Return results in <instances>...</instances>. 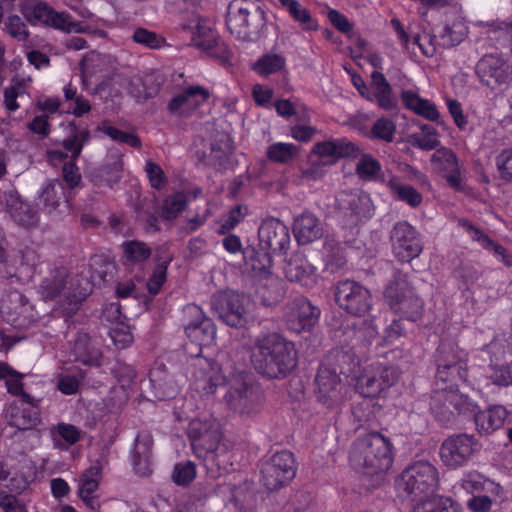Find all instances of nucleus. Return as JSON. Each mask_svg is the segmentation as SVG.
<instances>
[{
	"instance_id": "28",
	"label": "nucleus",
	"mask_w": 512,
	"mask_h": 512,
	"mask_svg": "<svg viewBox=\"0 0 512 512\" xmlns=\"http://www.w3.org/2000/svg\"><path fill=\"white\" fill-rule=\"evenodd\" d=\"M69 355L74 362L85 366H100L102 353L84 332H78L69 344Z\"/></svg>"
},
{
	"instance_id": "39",
	"label": "nucleus",
	"mask_w": 512,
	"mask_h": 512,
	"mask_svg": "<svg viewBox=\"0 0 512 512\" xmlns=\"http://www.w3.org/2000/svg\"><path fill=\"white\" fill-rule=\"evenodd\" d=\"M83 432L76 426L61 422L50 429V435L55 448L67 450L75 445L82 437Z\"/></svg>"
},
{
	"instance_id": "16",
	"label": "nucleus",
	"mask_w": 512,
	"mask_h": 512,
	"mask_svg": "<svg viewBox=\"0 0 512 512\" xmlns=\"http://www.w3.org/2000/svg\"><path fill=\"white\" fill-rule=\"evenodd\" d=\"M0 313L16 329L29 328L38 319L34 306L17 290L10 291L2 298Z\"/></svg>"
},
{
	"instance_id": "24",
	"label": "nucleus",
	"mask_w": 512,
	"mask_h": 512,
	"mask_svg": "<svg viewBox=\"0 0 512 512\" xmlns=\"http://www.w3.org/2000/svg\"><path fill=\"white\" fill-rule=\"evenodd\" d=\"M192 366L194 386L198 392L214 394L217 387L224 383L225 378L217 362L197 357Z\"/></svg>"
},
{
	"instance_id": "13",
	"label": "nucleus",
	"mask_w": 512,
	"mask_h": 512,
	"mask_svg": "<svg viewBox=\"0 0 512 512\" xmlns=\"http://www.w3.org/2000/svg\"><path fill=\"white\" fill-rule=\"evenodd\" d=\"M389 238L392 253L400 262H410L419 257L423 251L421 234L408 221L402 220L395 223Z\"/></svg>"
},
{
	"instance_id": "27",
	"label": "nucleus",
	"mask_w": 512,
	"mask_h": 512,
	"mask_svg": "<svg viewBox=\"0 0 512 512\" xmlns=\"http://www.w3.org/2000/svg\"><path fill=\"white\" fill-rule=\"evenodd\" d=\"M284 274L290 282L312 287L317 280V268L303 254H293L284 266Z\"/></svg>"
},
{
	"instance_id": "21",
	"label": "nucleus",
	"mask_w": 512,
	"mask_h": 512,
	"mask_svg": "<svg viewBox=\"0 0 512 512\" xmlns=\"http://www.w3.org/2000/svg\"><path fill=\"white\" fill-rule=\"evenodd\" d=\"M258 238L262 249L274 254L285 253L291 241L288 227L274 217L266 218L261 222Z\"/></svg>"
},
{
	"instance_id": "36",
	"label": "nucleus",
	"mask_w": 512,
	"mask_h": 512,
	"mask_svg": "<svg viewBox=\"0 0 512 512\" xmlns=\"http://www.w3.org/2000/svg\"><path fill=\"white\" fill-rule=\"evenodd\" d=\"M285 294L284 284L280 278L268 275L260 278L256 295L263 306H272L282 300Z\"/></svg>"
},
{
	"instance_id": "33",
	"label": "nucleus",
	"mask_w": 512,
	"mask_h": 512,
	"mask_svg": "<svg viewBox=\"0 0 512 512\" xmlns=\"http://www.w3.org/2000/svg\"><path fill=\"white\" fill-rule=\"evenodd\" d=\"M38 194L39 203L42 204L49 213L55 211L61 203L68 204L66 186L60 179L46 181Z\"/></svg>"
},
{
	"instance_id": "9",
	"label": "nucleus",
	"mask_w": 512,
	"mask_h": 512,
	"mask_svg": "<svg viewBox=\"0 0 512 512\" xmlns=\"http://www.w3.org/2000/svg\"><path fill=\"white\" fill-rule=\"evenodd\" d=\"M25 18L34 24H43L63 33H85L88 26L75 21L66 11H56L48 3L41 0H26L22 5Z\"/></svg>"
},
{
	"instance_id": "1",
	"label": "nucleus",
	"mask_w": 512,
	"mask_h": 512,
	"mask_svg": "<svg viewBox=\"0 0 512 512\" xmlns=\"http://www.w3.org/2000/svg\"><path fill=\"white\" fill-rule=\"evenodd\" d=\"M254 369L268 379H284L297 366V351L293 342L276 332L258 335L251 349Z\"/></svg>"
},
{
	"instance_id": "47",
	"label": "nucleus",
	"mask_w": 512,
	"mask_h": 512,
	"mask_svg": "<svg viewBox=\"0 0 512 512\" xmlns=\"http://www.w3.org/2000/svg\"><path fill=\"white\" fill-rule=\"evenodd\" d=\"M286 65L285 58L280 54H265L253 65V69L261 76H268L281 71Z\"/></svg>"
},
{
	"instance_id": "51",
	"label": "nucleus",
	"mask_w": 512,
	"mask_h": 512,
	"mask_svg": "<svg viewBox=\"0 0 512 512\" xmlns=\"http://www.w3.org/2000/svg\"><path fill=\"white\" fill-rule=\"evenodd\" d=\"M356 388L364 397L376 396L384 390L374 368L371 373H365L359 377Z\"/></svg>"
},
{
	"instance_id": "15",
	"label": "nucleus",
	"mask_w": 512,
	"mask_h": 512,
	"mask_svg": "<svg viewBox=\"0 0 512 512\" xmlns=\"http://www.w3.org/2000/svg\"><path fill=\"white\" fill-rule=\"evenodd\" d=\"M228 385L224 399L229 409L240 415L254 413L259 405L260 395L253 388L247 375L240 373L234 376Z\"/></svg>"
},
{
	"instance_id": "48",
	"label": "nucleus",
	"mask_w": 512,
	"mask_h": 512,
	"mask_svg": "<svg viewBox=\"0 0 512 512\" xmlns=\"http://www.w3.org/2000/svg\"><path fill=\"white\" fill-rule=\"evenodd\" d=\"M171 261L172 257L168 256L154 267L146 282V288L150 295L155 296L161 291L167 280V269Z\"/></svg>"
},
{
	"instance_id": "31",
	"label": "nucleus",
	"mask_w": 512,
	"mask_h": 512,
	"mask_svg": "<svg viewBox=\"0 0 512 512\" xmlns=\"http://www.w3.org/2000/svg\"><path fill=\"white\" fill-rule=\"evenodd\" d=\"M102 476V467L99 462L90 466L79 479V496L91 510L99 508L96 497L99 481Z\"/></svg>"
},
{
	"instance_id": "49",
	"label": "nucleus",
	"mask_w": 512,
	"mask_h": 512,
	"mask_svg": "<svg viewBox=\"0 0 512 512\" xmlns=\"http://www.w3.org/2000/svg\"><path fill=\"white\" fill-rule=\"evenodd\" d=\"M10 214L14 221L23 227H33L38 223L37 213L26 202H16L11 206Z\"/></svg>"
},
{
	"instance_id": "6",
	"label": "nucleus",
	"mask_w": 512,
	"mask_h": 512,
	"mask_svg": "<svg viewBox=\"0 0 512 512\" xmlns=\"http://www.w3.org/2000/svg\"><path fill=\"white\" fill-rule=\"evenodd\" d=\"M439 486V472L427 460H417L407 466L396 480V488L401 495L412 501L426 498Z\"/></svg>"
},
{
	"instance_id": "54",
	"label": "nucleus",
	"mask_w": 512,
	"mask_h": 512,
	"mask_svg": "<svg viewBox=\"0 0 512 512\" xmlns=\"http://www.w3.org/2000/svg\"><path fill=\"white\" fill-rule=\"evenodd\" d=\"M247 214V206L237 205L233 207L227 214L222 217L219 232L221 234H226L233 230L240 222L244 220Z\"/></svg>"
},
{
	"instance_id": "42",
	"label": "nucleus",
	"mask_w": 512,
	"mask_h": 512,
	"mask_svg": "<svg viewBox=\"0 0 512 512\" xmlns=\"http://www.w3.org/2000/svg\"><path fill=\"white\" fill-rule=\"evenodd\" d=\"M356 164V173L364 181L386 182L383 177L381 163L371 154H360Z\"/></svg>"
},
{
	"instance_id": "2",
	"label": "nucleus",
	"mask_w": 512,
	"mask_h": 512,
	"mask_svg": "<svg viewBox=\"0 0 512 512\" xmlns=\"http://www.w3.org/2000/svg\"><path fill=\"white\" fill-rule=\"evenodd\" d=\"M350 466L363 474L387 472L394 461V446L387 436L372 431L358 435L349 450Z\"/></svg>"
},
{
	"instance_id": "8",
	"label": "nucleus",
	"mask_w": 512,
	"mask_h": 512,
	"mask_svg": "<svg viewBox=\"0 0 512 512\" xmlns=\"http://www.w3.org/2000/svg\"><path fill=\"white\" fill-rule=\"evenodd\" d=\"M385 303L390 309L409 321H416L422 315L424 303L414 292L408 275L395 271L383 293Z\"/></svg>"
},
{
	"instance_id": "25",
	"label": "nucleus",
	"mask_w": 512,
	"mask_h": 512,
	"mask_svg": "<svg viewBox=\"0 0 512 512\" xmlns=\"http://www.w3.org/2000/svg\"><path fill=\"white\" fill-rule=\"evenodd\" d=\"M320 311L307 299L298 298L292 301L285 312L288 328L294 332L310 330L317 322Z\"/></svg>"
},
{
	"instance_id": "38",
	"label": "nucleus",
	"mask_w": 512,
	"mask_h": 512,
	"mask_svg": "<svg viewBox=\"0 0 512 512\" xmlns=\"http://www.w3.org/2000/svg\"><path fill=\"white\" fill-rule=\"evenodd\" d=\"M438 401H444L443 407L448 412H452L451 408H454L458 413L473 411V405L469 399L458 394L454 388H447V390L442 389V391L435 392L432 398L431 409H436Z\"/></svg>"
},
{
	"instance_id": "18",
	"label": "nucleus",
	"mask_w": 512,
	"mask_h": 512,
	"mask_svg": "<svg viewBox=\"0 0 512 512\" xmlns=\"http://www.w3.org/2000/svg\"><path fill=\"white\" fill-rule=\"evenodd\" d=\"M431 169L437 175L446 179L449 187L461 191L462 165L457 154L448 147L437 148L430 158Z\"/></svg>"
},
{
	"instance_id": "52",
	"label": "nucleus",
	"mask_w": 512,
	"mask_h": 512,
	"mask_svg": "<svg viewBox=\"0 0 512 512\" xmlns=\"http://www.w3.org/2000/svg\"><path fill=\"white\" fill-rule=\"evenodd\" d=\"M465 35V27L461 22L446 25L439 34L440 45L444 48L453 47L462 42Z\"/></svg>"
},
{
	"instance_id": "57",
	"label": "nucleus",
	"mask_w": 512,
	"mask_h": 512,
	"mask_svg": "<svg viewBox=\"0 0 512 512\" xmlns=\"http://www.w3.org/2000/svg\"><path fill=\"white\" fill-rule=\"evenodd\" d=\"M493 483L485 479L483 475L477 471H470L463 475L460 480V486L469 494H474L485 490V485Z\"/></svg>"
},
{
	"instance_id": "40",
	"label": "nucleus",
	"mask_w": 512,
	"mask_h": 512,
	"mask_svg": "<svg viewBox=\"0 0 512 512\" xmlns=\"http://www.w3.org/2000/svg\"><path fill=\"white\" fill-rule=\"evenodd\" d=\"M395 200L406 203L412 208L421 205L423 197L413 186L402 184L398 177L393 176L385 182Z\"/></svg>"
},
{
	"instance_id": "50",
	"label": "nucleus",
	"mask_w": 512,
	"mask_h": 512,
	"mask_svg": "<svg viewBox=\"0 0 512 512\" xmlns=\"http://www.w3.org/2000/svg\"><path fill=\"white\" fill-rule=\"evenodd\" d=\"M98 131L102 132L114 141L125 143L131 147L138 148L141 146V140L139 137L112 126L108 121H103L98 126Z\"/></svg>"
},
{
	"instance_id": "55",
	"label": "nucleus",
	"mask_w": 512,
	"mask_h": 512,
	"mask_svg": "<svg viewBox=\"0 0 512 512\" xmlns=\"http://www.w3.org/2000/svg\"><path fill=\"white\" fill-rule=\"evenodd\" d=\"M250 266L256 277L273 275L271 273L272 257L267 250L256 252L250 259Z\"/></svg>"
},
{
	"instance_id": "22",
	"label": "nucleus",
	"mask_w": 512,
	"mask_h": 512,
	"mask_svg": "<svg viewBox=\"0 0 512 512\" xmlns=\"http://www.w3.org/2000/svg\"><path fill=\"white\" fill-rule=\"evenodd\" d=\"M315 383L316 397L321 404L328 408H335L342 403L343 386L335 370L321 365L318 369Z\"/></svg>"
},
{
	"instance_id": "37",
	"label": "nucleus",
	"mask_w": 512,
	"mask_h": 512,
	"mask_svg": "<svg viewBox=\"0 0 512 512\" xmlns=\"http://www.w3.org/2000/svg\"><path fill=\"white\" fill-rule=\"evenodd\" d=\"M401 100L408 110L429 121H437L440 117V113L432 101L420 97L412 90H403Z\"/></svg>"
},
{
	"instance_id": "61",
	"label": "nucleus",
	"mask_w": 512,
	"mask_h": 512,
	"mask_svg": "<svg viewBox=\"0 0 512 512\" xmlns=\"http://www.w3.org/2000/svg\"><path fill=\"white\" fill-rule=\"evenodd\" d=\"M207 317L202 308L196 304H187L183 308V316H182V326L184 331L186 332L190 328L198 325L200 322L207 320Z\"/></svg>"
},
{
	"instance_id": "10",
	"label": "nucleus",
	"mask_w": 512,
	"mask_h": 512,
	"mask_svg": "<svg viewBox=\"0 0 512 512\" xmlns=\"http://www.w3.org/2000/svg\"><path fill=\"white\" fill-rule=\"evenodd\" d=\"M252 303L249 298L236 292L220 293L212 298L211 307L217 317L226 325L242 328L251 320Z\"/></svg>"
},
{
	"instance_id": "44",
	"label": "nucleus",
	"mask_w": 512,
	"mask_h": 512,
	"mask_svg": "<svg viewBox=\"0 0 512 512\" xmlns=\"http://www.w3.org/2000/svg\"><path fill=\"white\" fill-rule=\"evenodd\" d=\"M187 337L200 346L211 345L216 338V327L211 318L200 322L186 332Z\"/></svg>"
},
{
	"instance_id": "26",
	"label": "nucleus",
	"mask_w": 512,
	"mask_h": 512,
	"mask_svg": "<svg viewBox=\"0 0 512 512\" xmlns=\"http://www.w3.org/2000/svg\"><path fill=\"white\" fill-rule=\"evenodd\" d=\"M337 202L352 225L373 214L371 199L365 193L341 192L337 196Z\"/></svg>"
},
{
	"instance_id": "62",
	"label": "nucleus",
	"mask_w": 512,
	"mask_h": 512,
	"mask_svg": "<svg viewBox=\"0 0 512 512\" xmlns=\"http://www.w3.org/2000/svg\"><path fill=\"white\" fill-rule=\"evenodd\" d=\"M458 224L465 230L473 241L478 242V244L485 250H488L495 242L484 231L474 226L467 219H459Z\"/></svg>"
},
{
	"instance_id": "63",
	"label": "nucleus",
	"mask_w": 512,
	"mask_h": 512,
	"mask_svg": "<svg viewBox=\"0 0 512 512\" xmlns=\"http://www.w3.org/2000/svg\"><path fill=\"white\" fill-rule=\"evenodd\" d=\"M145 172L152 188L161 190L167 185L168 179L163 169L151 159L146 160Z\"/></svg>"
},
{
	"instance_id": "64",
	"label": "nucleus",
	"mask_w": 512,
	"mask_h": 512,
	"mask_svg": "<svg viewBox=\"0 0 512 512\" xmlns=\"http://www.w3.org/2000/svg\"><path fill=\"white\" fill-rule=\"evenodd\" d=\"M27 487L26 479L19 474H10L5 482H0V495H18Z\"/></svg>"
},
{
	"instance_id": "17",
	"label": "nucleus",
	"mask_w": 512,
	"mask_h": 512,
	"mask_svg": "<svg viewBox=\"0 0 512 512\" xmlns=\"http://www.w3.org/2000/svg\"><path fill=\"white\" fill-rule=\"evenodd\" d=\"M479 81L494 90L512 83V64L498 54H486L476 64Z\"/></svg>"
},
{
	"instance_id": "56",
	"label": "nucleus",
	"mask_w": 512,
	"mask_h": 512,
	"mask_svg": "<svg viewBox=\"0 0 512 512\" xmlns=\"http://www.w3.org/2000/svg\"><path fill=\"white\" fill-rule=\"evenodd\" d=\"M396 131V124L389 118L377 119L371 128V137L385 142H392Z\"/></svg>"
},
{
	"instance_id": "34",
	"label": "nucleus",
	"mask_w": 512,
	"mask_h": 512,
	"mask_svg": "<svg viewBox=\"0 0 512 512\" xmlns=\"http://www.w3.org/2000/svg\"><path fill=\"white\" fill-rule=\"evenodd\" d=\"M507 416L508 411L504 406L494 405L475 413L474 420L479 433L491 434L503 426Z\"/></svg>"
},
{
	"instance_id": "60",
	"label": "nucleus",
	"mask_w": 512,
	"mask_h": 512,
	"mask_svg": "<svg viewBox=\"0 0 512 512\" xmlns=\"http://www.w3.org/2000/svg\"><path fill=\"white\" fill-rule=\"evenodd\" d=\"M132 39L149 49H158L165 43V40L157 33L142 27L135 29Z\"/></svg>"
},
{
	"instance_id": "19",
	"label": "nucleus",
	"mask_w": 512,
	"mask_h": 512,
	"mask_svg": "<svg viewBox=\"0 0 512 512\" xmlns=\"http://www.w3.org/2000/svg\"><path fill=\"white\" fill-rule=\"evenodd\" d=\"M90 140V132L88 129H75L69 137L63 140V148L71 153V159L65 162L62 168L63 184L73 189L81 182L79 169L75 164L76 159L80 156L81 151L86 143Z\"/></svg>"
},
{
	"instance_id": "12",
	"label": "nucleus",
	"mask_w": 512,
	"mask_h": 512,
	"mask_svg": "<svg viewBox=\"0 0 512 512\" xmlns=\"http://www.w3.org/2000/svg\"><path fill=\"white\" fill-rule=\"evenodd\" d=\"M480 449L481 444L474 435L458 433L442 442L439 455L448 469L456 470L467 465Z\"/></svg>"
},
{
	"instance_id": "43",
	"label": "nucleus",
	"mask_w": 512,
	"mask_h": 512,
	"mask_svg": "<svg viewBox=\"0 0 512 512\" xmlns=\"http://www.w3.org/2000/svg\"><path fill=\"white\" fill-rule=\"evenodd\" d=\"M123 264L134 266L142 264L151 256V248L144 242L138 240L125 241L122 244Z\"/></svg>"
},
{
	"instance_id": "41",
	"label": "nucleus",
	"mask_w": 512,
	"mask_h": 512,
	"mask_svg": "<svg viewBox=\"0 0 512 512\" xmlns=\"http://www.w3.org/2000/svg\"><path fill=\"white\" fill-rule=\"evenodd\" d=\"M282 7L288 12L289 16L305 31H315L318 29L317 20L311 15L310 11L298 0H279Z\"/></svg>"
},
{
	"instance_id": "29",
	"label": "nucleus",
	"mask_w": 512,
	"mask_h": 512,
	"mask_svg": "<svg viewBox=\"0 0 512 512\" xmlns=\"http://www.w3.org/2000/svg\"><path fill=\"white\" fill-rule=\"evenodd\" d=\"M293 233L298 244L306 245L322 237L323 226L313 213L304 211L295 217Z\"/></svg>"
},
{
	"instance_id": "23",
	"label": "nucleus",
	"mask_w": 512,
	"mask_h": 512,
	"mask_svg": "<svg viewBox=\"0 0 512 512\" xmlns=\"http://www.w3.org/2000/svg\"><path fill=\"white\" fill-rule=\"evenodd\" d=\"M210 97V91L200 85L184 87L168 103V110L177 117H188Z\"/></svg>"
},
{
	"instance_id": "45",
	"label": "nucleus",
	"mask_w": 512,
	"mask_h": 512,
	"mask_svg": "<svg viewBox=\"0 0 512 512\" xmlns=\"http://www.w3.org/2000/svg\"><path fill=\"white\" fill-rule=\"evenodd\" d=\"M122 164L120 160L114 161L111 165H104L91 174L92 181L99 187L107 186L112 188L121 177Z\"/></svg>"
},
{
	"instance_id": "5",
	"label": "nucleus",
	"mask_w": 512,
	"mask_h": 512,
	"mask_svg": "<svg viewBox=\"0 0 512 512\" xmlns=\"http://www.w3.org/2000/svg\"><path fill=\"white\" fill-rule=\"evenodd\" d=\"M201 0H177L180 9L181 26L191 32V45L209 55L220 57L222 51L216 32L208 20L202 18L198 11Z\"/></svg>"
},
{
	"instance_id": "58",
	"label": "nucleus",
	"mask_w": 512,
	"mask_h": 512,
	"mask_svg": "<svg viewBox=\"0 0 512 512\" xmlns=\"http://www.w3.org/2000/svg\"><path fill=\"white\" fill-rule=\"evenodd\" d=\"M186 205V196L183 193H176L165 199L162 215L167 220L175 219L185 209Z\"/></svg>"
},
{
	"instance_id": "7",
	"label": "nucleus",
	"mask_w": 512,
	"mask_h": 512,
	"mask_svg": "<svg viewBox=\"0 0 512 512\" xmlns=\"http://www.w3.org/2000/svg\"><path fill=\"white\" fill-rule=\"evenodd\" d=\"M468 353L453 341H442L435 353L436 380L447 388H456L468 377Z\"/></svg>"
},
{
	"instance_id": "53",
	"label": "nucleus",
	"mask_w": 512,
	"mask_h": 512,
	"mask_svg": "<svg viewBox=\"0 0 512 512\" xmlns=\"http://www.w3.org/2000/svg\"><path fill=\"white\" fill-rule=\"evenodd\" d=\"M39 418L36 412L29 408L18 409L12 413L9 425L17 428L18 430H30L36 427Z\"/></svg>"
},
{
	"instance_id": "4",
	"label": "nucleus",
	"mask_w": 512,
	"mask_h": 512,
	"mask_svg": "<svg viewBox=\"0 0 512 512\" xmlns=\"http://www.w3.org/2000/svg\"><path fill=\"white\" fill-rule=\"evenodd\" d=\"M226 25L240 40L256 39L266 26V16L260 0H232L227 8Z\"/></svg>"
},
{
	"instance_id": "32",
	"label": "nucleus",
	"mask_w": 512,
	"mask_h": 512,
	"mask_svg": "<svg viewBox=\"0 0 512 512\" xmlns=\"http://www.w3.org/2000/svg\"><path fill=\"white\" fill-rule=\"evenodd\" d=\"M153 439L148 432H139L135 438L132 450V463L134 470L140 476H147L151 473V449Z\"/></svg>"
},
{
	"instance_id": "20",
	"label": "nucleus",
	"mask_w": 512,
	"mask_h": 512,
	"mask_svg": "<svg viewBox=\"0 0 512 512\" xmlns=\"http://www.w3.org/2000/svg\"><path fill=\"white\" fill-rule=\"evenodd\" d=\"M189 437L194 449L203 451L208 461L218 460L225 452V446L220 443L221 433L217 428L201 422H192Z\"/></svg>"
},
{
	"instance_id": "11",
	"label": "nucleus",
	"mask_w": 512,
	"mask_h": 512,
	"mask_svg": "<svg viewBox=\"0 0 512 512\" xmlns=\"http://www.w3.org/2000/svg\"><path fill=\"white\" fill-rule=\"evenodd\" d=\"M260 474V481L267 490H280L288 485L296 475L294 455L288 450L274 453L262 461Z\"/></svg>"
},
{
	"instance_id": "46",
	"label": "nucleus",
	"mask_w": 512,
	"mask_h": 512,
	"mask_svg": "<svg viewBox=\"0 0 512 512\" xmlns=\"http://www.w3.org/2000/svg\"><path fill=\"white\" fill-rule=\"evenodd\" d=\"M299 152V147L293 143L277 142L271 144L266 151L267 158L276 163L287 164Z\"/></svg>"
},
{
	"instance_id": "14",
	"label": "nucleus",
	"mask_w": 512,
	"mask_h": 512,
	"mask_svg": "<svg viewBox=\"0 0 512 512\" xmlns=\"http://www.w3.org/2000/svg\"><path fill=\"white\" fill-rule=\"evenodd\" d=\"M335 299L341 309L358 317L366 315L373 305L371 292L359 282L348 279L337 283Z\"/></svg>"
},
{
	"instance_id": "30",
	"label": "nucleus",
	"mask_w": 512,
	"mask_h": 512,
	"mask_svg": "<svg viewBox=\"0 0 512 512\" xmlns=\"http://www.w3.org/2000/svg\"><path fill=\"white\" fill-rule=\"evenodd\" d=\"M371 78V93L368 101L375 102L379 108L386 111L397 109V97L393 95L392 87L384 74L381 71H373Z\"/></svg>"
},
{
	"instance_id": "59",
	"label": "nucleus",
	"mask_w": 512,
	"mask_h": 512,
	"mask_svg": "<svg viewBox=\"0 0 512 512\" xmlns=\"http://www.w3.org/2000/svg\"><path fill=\"white\" fill-rule=\"evenodd\" d=\"M196 477V467L192 461L177 463L172 473L173 481L180 486L190 484Z\"/></svg>"
},
{
	"instance_id": "3",
	"label": "nucleus",
	"mask_w": 512,
	"mask_h": 512,
	"mask_svg": "<svg viewBox=\"0 0 512 512\" xmlns=\"http://www.w3.org/2000/svg\"><path fill=\"white\" fill-rule=\"evenodd\" d=\"M38 292L45 301L63 297L61 305L68 315H72L89 295L90 287L87 281L68 280L66 269L59 268L41 281Z\"/></svg>"
},
{
	"instance_id": "35",
	"label": "nucleus",
	"mask_w": 512,
	"mask_h": 512,
	"mask_svg": "<svg viewBox=\"0 0 512 512\" xmlns=\"http://www.w3.org/2000/svg\"><path fill=\"white\" fill-rule=\"evenodd\" d=\"M359 147L347 140L337 139L318 142L313 147V153L320 157H357L359 156Z\"/></svg>"
}]
</instances>
